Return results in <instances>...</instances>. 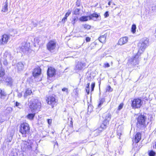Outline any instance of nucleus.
<instances>
[{
  "instance_id": "nucleus-1",
  "label": "nucleus",
  "mask_w": 156,
  "mask_h": 156,
  "mask_svg": "<svg viewBox=\"0 0 156 156\" xmlns=\"http://www.w3.org/2000/svg\"><path fill=\"white\" fill-rule=\"evenodd\" d=\"M149 40L147 38H144L141 40L138 44L139 50L138 53L141 54L142 53L146 48L148 45Z\"/></svg>"
},
{
  "instance_id": "nucleus-2",
  "label": "nucleus",
  "mask_w": 156,
  "mask_h": 156,
  "mask_svg": "<svg viewBox=\"0 0 156 156\" xmlns=\"http://www.w3.org/2000/svg\"><path fill=\"white\" fill-rule=\"evenodd\" d=\"M20 132L22 134L23 136L26 137L30 132V128L29 124L27 123H23L20 124Z\"/></svg>"
},
{
  "instance_id": "nucleus-3",
  "label": "nucleus",
  "mask_w": 156,
  "mask_h": 156,
  "mask_svg": "<svg viewBox=\"0 0 156 156\" xmlns=\"http://www.w3.org/2000/svg\"><path fill=\"white\" fill-rule=\"evenodd\" d=\"M146 119L145 116L142 115L139 116L137 118V125L138 126H140L141 129L146 127L148 124V122L147 123Z\"/></svg>"
},
{
  "instance_id": "nucleus-4",
  "label": "nucleus",
  "mask_w": 156,
  "mask_h": 156,
  "mask_svg": "<svg viewBox=\"0 0 156 156\" xmlns=\"http://www.w3.org/2000/svg\"><path fill=\"white\" fill-rule=\"evenodd\" d=\"M31 142L28 140L27 141L22 140L21 143V149L23 151H29L31 150Z\"/></svg>"
},
{
  "instance_id": "nucleus-5",
  "label": "nucleus",
  "mask_w": 156,
  "mask_h": 156,
  "mask_svg": "<svg viewBox=\"0 0 156 156\" xmlns=\"http://www.w3.org/2000/svg\"><path fill=\"white\" fill-rule=\"evenodd\" d=\"M29 104V108L32 112H34L36 110L40 108L41 106V102L37 100L30 101Z\"/></svg>"
},
{
  "instance_id": "nucleus-6",
  "label": "nucleus",
  "mask_w": 156,
  "mask_h": 156,
  "mask_svg": "<svg viewBox=\"0 0 156 156\" xmlns=\"http://www.w3.org/2000/svg\"><path fill=\"white\" fill-rule=\"evenodd\" d=\"M106 129V125L105 124H101V125L100 127L98 129L92 132L91 134H90V136L92 138L93 137L97 136L103 131V129Z\"/></svg>"
},
{
  "instance_id": "nucleus-7",
  "label": "nucleus",
  "mask_w": 156,
  "mask_h": 156,
  "mask_svg": "<svg viewBox=\"0 0 156 156\" xmlns=\"http://www.w3.org/2000/svg\"><path fill=\"white\" fill-rule=\"evenodd\" d=\"M56 46V42L54 41H50L47 44V49L50 51L52 52Z\"/></svg>"
},
{
  "instance_id": "nucleus-8",
  "label": "nucleus",
  "mask_w": 156,
  "mask_h": 156,
  "mask_svg": "<svg viewBox=\"0 0 156 156\" xmlns=\"http://www.w3.org/2000/svg\"><path fill=\"white\" fill-rule=\"evenodd\" d=\"M140 54L137 53L135 56L129 59V62L133 65H136L138 64L139 62V57Z\"/></svg>"
},
{
  "instance_id": "nucleus-9",
  "label": "nucleus",
  "mask_w": 156,
  "mask_h": 156,
  "mask_svg": "<svg viewBox=\"0 0 156 156\" xmlns=\"http://www.w3.org/2000/svg\"><path fill=\"white\" fill-rule=\"evenodd\" d=\"M142 104V102L141 99H134L132 101V106L133 108H140Z\"/></svg>"
},
{
  "instance_id": "nucleus-10",
  "label": "nucleus",
  "mask_w": 156,
  "mask_h": 156,
  "mask_svg": "<svg viewBox=\"0 0 156 156\" xmlns=\"http://www.w3.org/2000/svg\"><path fill=\"white\" fill-rule=\"evenodd\" d=\"M48 103L51 105L52 108L57 105V101L55 98L53 96H49L46 99Z\"/></svg>"
},
{
  "instance_id": "nucleus-11",
  "label": "nucleus",
  "mask_w": 156,
  "mask_h": 156,
  "mask_svg": "<svg viewBox=\"0 0 156 156\" xmlns=\"http://www.w3.org/2000/svg\"><path fill=\"white\" fill-rule=\"evenodd\" d=\"M9 37L8 35L4 34L3 35L0 39V44L4 45L7 43Z\"/></svg>"
},
{
  "instance_id": "nucleus-12",
  "label": "nucleus",
  "mask_w": 156,
  "mask_h": 156,
  "mask_svg": "<svg viewBox=\"0 0 156 156\" xmlns=\"http://www.w3.org/2000/svg\"><path fill=\"white\" fill-rule=\"evenodd\" d=\"M103 116L105 118V119L103 123L102 124H105L106 128L107 124L111 119V115L110 113H108L104 114Z\"/></svg>"
},
{
  "instance_id": "nucleus-13",
  "label": "nucleus",
  "mask_w": 156,
  "mask_h": 156,
  "mask_svg": "<svg viewBox=\"0 0 156 156\" xmlns=\"http://www.w3.org/2000/svg\"><path fill=\"white\" fill-rule=\"evenodd\" d=\"M85 66L86 64L85 63L78 62L76 65L75 69L76 71L78 72L82 70Z\"/></svg>"
},
{
  "instance_id": "nucleus-14",
  "label": "nucleus",
  "mask_w": 156,
  "mask_h": 156,
  "mask_svg": "<svg viewBox=\"0 0 156 156\" xmlns=\"http://www.w3.org/2000/svg\"><path fill=\"white\" fill-rule=\"evenodd\" d=\"M55 70L54 68L50 67L48 68L47 72V75L49 77H52L55 74Z\"/></svg>"
},
{
  "instance_id": "nucleus-15",
  "label": "nucleus",
  "mask_w": 156,
  "mask_h": 156,
  "mask_svg": "<svg viewBox=\"0 0 156 156\" xmlns=\"http://www.w3.org/2000/svg\"><path fill=\"white\" fill-rule=\"evenodd\" d=\"M0 81L5 82L7 85H9L10 86L12 85V81L11 78L10 77H5L2 80H1Z\"/></svg>"
},
{
  "instance_id": "nucleus-16",
  "label": "nucleus",
  "mask_w": 156,
  "mask_h": 156,
  "mask_svg": "<svg viewBox=\"0 0 156 156\" xmlns=\"http://www.w3.org/2000/svg\"><path fill=\"white\" fill-rule=\"evenodd\" d=\"M2 58L8 60H10L12 59L13 57L12 56L10 52L6 51L4 53Z\"/></svg>"
},
{
  "instance_id": "nucleus-17",
  "label": "nucleus",
  "mask_w": 156,
  "mask_h": 156,
  "mask_svg": "<svg viewBox=\"0 0 156 156\" xmlns=\"http://www.w3.org/2000/svg\"><path fill=\"white\" fill-rule=\"evenodd\" d=\"M41 73V69L39 67H38L34 69L33 72V76L35 77H37L40 75Z\"/></svg>"
},
{
  "instance_id": "nucleus-18",
  "label": "nucleus",
  "mask_w": 156,
  "mask_h": 156,
  "mask_svg": "<svg viewBox=\"0 0 156 156\" xmlns=\"http://www.w3.org/2000/svg\"><path fill=\"white\" fill-rule=\"evenodd\" d=\"M128 38L125 37L120 38L119 41L118 43L119 45H122L126 44L128 41Z\"/></svg>"
},
{
  "instance_id": "nucleus-19",
  "label": "nucleus",
  "mask_w": 156,
  "mask_h": 156,
  "mask_svg": "<svg viewBox=\"0 0 156 156\" xmlns=\"http://www.w3.org/2000/svg\"><path fill=\"white\" fill-rule=\"evenodd\" d=\"M24 67L23 64L21 62H19L16 64L15 68L17 69L18 72H19L23 70Z\"/></svg>"
},
{
  "instance_id": "nucleus-20",
  "label": "nucleus",
  "mask_w": 156,
  "mask_h": 156,
  "mask_svg": "<svg viewBox=\"0 0 156 156\" xmlns=\"http://www.w3.org/2000/svg\"><path fill=\"white\" fill-rule=\"evenodd\" d=\"M141 138V134L140 133H137L135 135V139L134 140H133V143H138Z\"/></svg>"
},
{
  "instance_id": "nucleus-21",
  "label": "nucleus",
  "mask_w": 156,
  "mask_h": 156,
  "mask_svg": "<svg viewBox=\"0 0 156 156\" xmlns=\"http://www.w3.org/2000/svg\"><path fill=\"white\" fill-rule=\"evenodd\" d=\"M6 96V92L4 90L0 89V99H4Z\"/></svg>"
},
{
  "instance_id": "nucleus-22",
  "label": "nucleus",
  "mask_w": 156,
  "mask_h": 156,
  "mask_svg": "<svg viewBox=\"0 0 156 156\" xmlns=\"http://www.w3.org/2000/svg\"><path fill=\"white\" fill-rule=\"evenodd\" d=\"M107 36V34H105L100 37L99 38V40L100 41L103 43H105L106 41Z\"/></svg>"
},
{
  "instance_id": "nucleus-23",
  "label": "nucleus",
  "mask_w": 156,
  "mask_h": 156,
  "mask_svg": "<svg viewBox=\"0 0 156 156\" xmlns=\"http://www.w3.org/2000/svg\"><path fill=\"white\" fill-rule=\"evenodd\" d=\"M8 3L7 2H6L5 3V4L4 6L3 7L2 11L3 12H7L8 11Z\"/></svg>"
},
{
  "instance_id": "nucleus-24",
  "label": "nucleus",
  "mask_w": 156,
  "mask_h": 156,
  "mask_svg": "<svg viewBox=\"0 0 156 156\" xmlns=\"http://www.w3.org/2000/svg\"><path fill=\"white\" fill-rule=\"evenodd\" d=\"M90 16V20L93 19V18L95 17L97 18L100 16L99 14H98L96 13H94L89 15Z\"/></svg>"
},
{
  "instance_id": "nucleus-25",
  "label": "nucleus",
  "mask_w": 156,
  "mask_h": 156,
  "mask_svg": "<svg viewBox=\"0 0 156 156\" xmlns=\"http://www.w3.org/2000/svg\"><path fill=\"white\" fill-rule=\"evenodd\" d=\"M79 19L81 21H86L88 20H90V16H83L80 17Z\"/></svg>"
},
{
  "instance_id": "nucleus-26",
  "label": "nucleus",
  "mask_w": 156,
  "mask_h": 156,
  "mask_svg": "<svg viewBox=\"0 0 156 156\" xmlns=\"http://www.w3.org/2000/svg\"><path fill=\"white\" fill-rule=\"evenodd\" d=\"M32 93L31 90L29 89H28L26 90L24 94V97L25 98H26L28 96L30 95Z\"/></svg>"
},
{
  "instance_id": "nucleus-27",
  "label": "nucleus",
  "mask_w": 156,
  "mask_h": 156,
  "mask_svg": "<svg viewBox=\"0 0 156 156\" xmlns=\"http://www.w3.org/2000/svg\"><path fill=\"white\" fill-rule=\"evenodd\" d=\"M105 101V99L104 98H100L98 101V107L99 108L101 107Z\"/></svg>"
},
{
  "instance_id": "nucleus-28",
  "label": "nucleus",
  "mask_w": 156,
  "mask_h": 156,
  "mask_svg": "<svg viewBox=\"0 0 156 156\" xmlns=\"http://www.w3.org/2000/svg\"><path fill=\"white\" fill-rule=\"evenodd\" d=\"M7 61L8 60L2 58L1 59L0 62L1 63H2L5 66H6L8 64Z\"/></svg>"
},
{
  "instance_id": "nucleus-29",
  "label": "nucleus",
  "mask_w": 156,
  "mask_h": 156,
  "mask_svg": "<svg viewBox=\"0 0 156 156\" xmlns=\"http://www.w3.org/2000/svg\"><path fill=\"white\" fill-rule=\"evenodd\" d=\"M117 133L118 137L120 139V136L122 135V132L120 128H118L117 129Z\"/></svg>"
},
{
  "instance_id": "nucleus-30",
  "label": "nucleus",
  "mask_w": 156,
  "mask_h": 156,
  "mask_svg": "<svg viewBox=\"0 0 156 156\" xmlns=\"http://www.w3.org/2000/svg\"><path fill=\"white\" fill-rule=\"evenodd\" d=\"M5 74L4 69L0 67V77H1Z\"/></svg>"
},
{
  "instance_id": "nucleus-31",
  "label": "nucleus",
  "mask_w": 156,
  "mask_h": 156,
  "mask_svg": "<svg viewBox=\"0 0 156 156\" xmlns=\"http://www.w3.org/2000/svg\"><path fill=\"white\" fill-rule=\"evenodd\" d=\"M80 9L78 8H75L73 12V14L75 15H79V12Z\"/></svg>"
},
{
  "instance_id": "nucleus-32",
  "label": "nucleus",
  "mask_w": 156,
  "mask_h": 156,
  "mask_svg": "<svg viewBox=\"0 0 156 156\" xmlns=\"http://www.w3.org/2000/svg\"><path fill=\"white\" fill-rule=\"evenodd\" d=\"M136 26L135 24H133L132 25L131 27V32L133 33L134 34L136 31Z\"/></svg>"
},
{
  "instance_id": "nucleus-33",
  "label": "nucleus",
  "mask_w": 156,
  "mask_h": 156,
  "mask_svg": "<svg viewBox=\"0 0 156 156\" xmlns=\"http://www.w3.org/2000/svg\"><path fill=\"white\" fill-rule=\"evenodd\" d=\"M78 20V17L76 16H75L73 17V20L71 21L72 24L74 25L76 22Z\"/></svg>"
},
{
  "instance_id": "nucleus-34",
  "label": "nucleus",
  "mask_w": 156,
  "mask_h": 156,
  "mask_svg": "<svg viewBox=\"0 0 156 156\" xmlns=\"http://www.w3.org/2000/svg\"><path fill=\"white\" fill-rule=\"evenodd\" d=\"M35 115L34 114H29L27 116V118L30 119L32 120L33 119Z\"/></svg>"
},
{
  "instance_id": "nucleus-35",
  "label": "nucleus",
  "mask_w": 156,
  "mask_h": 156,
  "mask_svg": "<svg viewBox=\"0 0 156 156\" xmlns=\"http://www.w3.org/2000/svg\"><path fill=\"white\" fill-rule=\"evenodd\" d=\"M22 51L23 52H26V51H27L29 50V48L27 47H26L24 46H22L21 47Z\"/></svg>"
},
{
  "instance_id": "nucleus-36",
  "label": "nucleus",
  "mask_w": 156,
  "mask_h": 156,
  "mask_svg": "<svg viewBox=\"0 0 156 156\" xmlns=\"http://www.w3.org/2000/svg\"><path fill=\"white\" fill-rule=\"evenodd\" d=\"M155 154V152L152 150L150 151L149 153V156H154Z\"/></svg>"
},
{
  "instance_id": "nucleus-37",
  "label": "nucleus",
  "mask_w": 156,
  "mask_h": 156,
  "mask_svg": "<svg viewBox=\"0 0 156 156\" xmlns=\"http://www.w3.org/2000/svg\"><path fill=\"white\" fill-rule=\"evenodd\" d=\"M106 90L107 91H108L109 92H111L112 91L113 89H112L111 87L110 86H108L107 87Z\"/></svg>"
},
{
  "instance_id": "nucleus-38",
  "label": "nucleus",
  "mask_w": 156,
  "mask_h": 156,
  "mask_svg": "<svg viewBox=\"0 0 156 156\" xmlns=\"http://www.w3.org/2000/svg\"><path fill=\"white\" fill-rule=\"evenodd\" d=\"M72 12L71 10L69 9L68 12L66 13L65 15V16L68 17L71 13Z\"/></svg>"
},
{
  "instance_id": "nucleus-39",
  "label": "nucleus",
  "mask_w": 156,
  "mask_h": 156,
  "mask_svg": "<svg viewBox=\"0 0 156 156\" xmlns=\"http://www.w3.org/2000/svg\"><path fill=\"white\" fill-rule=\"evenodd\" d=\"M85 29H89L91 27L88 24H85L83 25Z\"/></svg>"
},
{
  "instance_id": "nucleus-40",
  "label": "nucleus",
  "mask_w": 156,
  "mask_h": 156,
  "mask_svg": "<svg viewBox=\"0 0 156 156\" xmlns=\"http://www.w3.org/2000/svg\"><path fill=\"white\" fill-rule=\"evenodd\" d=\"M15 105L16 106L18 107L19 108H21L22 107L21 104L17 102H16Z\"/></svg>"
},
{
  "instance_id": "nucleus-41",
  "label": "nucleus",
  "mask_w": 156,
  "mask_h": 156,
  "mask_svg": "<svg viewBox=\"0 0 156 156\" xmlns=\"http://www.w3.org/2000/svg\"><path fill=\"white\" fill-rule=\"evenodd\" d=\"M95 86V83H92L91 85V91H92L94 90V88Z\"/></svg>"
},
{
  "instance_id": "nucleus-42",
  "label": "nucleus",
  "mask_w": 156,
  "mask_h": 156,
  "mask_svg": "<svg viewBox=\"0 0 156 156\" xmlns=\"http://www.w3.org/2000/svg\"><path fill=\"white\" fill-rule=\"evenodd\" d=\"M123 104L122 103L120 104V105H119L118 108V109L119 110H120L122 109L123 107Z\"/></svg>"
},
{
  "instance_id": "nucleus-43",
  "label": "nucleus",
  "mask_w": 156,
  "mask_h": 156,
  "mask_svg": "<svg viewBox=\"0 0 156 156\" xmlns=\"http://www.w3.org/2000/svg\"><path fill=\"white\" fill-rule=\"evenodd\" d=\"M62 90L63 91H65L66 92L67 94H68V89L66 88H63L62 89Z\"/></svg>"
},
{
  "instance_id": "nucleus-44",
  "label": "nucleus",
  "mask_w": 156,
  "mask_h": 156,
  "mask_svg": "<svg viewBox=\"0 0 156 156\" xmlns=\"http://www.w3.org/2000/svg\"><path fill=\"white\" fill-rule=\"evenodd\" d=\"M109 16L108 12V11L106 12L104 14V16L105 18L108 17Z\"/></svg>"
},
{
  "instance_id": "nucleus-45",
  "label": "nucleus",
  "mask_w": 156,
  "mask_h": 156,
  "mask_svg": "<svg viewBox=\"0 0 156 156\" xmlns=\"http://www.w3.org/2000/svg\"><path fill=\"white\" fill-rule=\"evenodd\" d=\"M67 17L65 16L62 19V21L63 23H65L66 21L67 20Z\"/></svg>"
},
{
  "instance_id": "nucleus-46",
  "label": "nucleus",
  "mask_w": 156,
  "mask_h": 156,
  "mask_svg": "<svg viewBox=\"0 0 156 156\" xmlns=\"http://www.w3.org/2000/svg\"><path fill=\"white\" fill-rule=\"evenodd\" d=\"M22 94L21 93L18 92V94H17V96L19 98H21L22 96Z\"/></svg>"
},
{
  "instance_id": "nucleus-47",
  "label": "nucleus",
  "mask_w": 156,
  "mask_h": 156,
  "mask_svg": "<svg viewBox=\"0 0 156 156\" xmlns=\"http://www.w3.org/2000/svg\"><path fill=\"white\" fill-rule=\"evenodd\" d=\"M48 122L49 124L50 125L52 122V120L51 119H48Z\"/></svg>"
},
{
  "instance_id": "nucleus-48",
  "label": "nucleus",
  "mask_w": 156,
  "mask_h": 156,
  "mask_svg": "<svg viewBox=\"0 0 156 156\" xmlns=\"http://www.w3.org/2000/svg\"><path fill=\"white\" fill-rule=\"evenodd\" d=\"M104 65L105 67H108L110 66L109 64L108 63H105Z\"/></svg>"
},
{
  "instance_id": "nucleus-49",
  "label": "nucleus",
  "mask_w": 156,
  "mask_h": 156,
  "mask_svg": "<svg viewBox=\"0 0 156 156\" xmlns=\"http://www.w3.org/2000/svg\"><path fill=\"white\" fill-rule=\"evenodd\" d=\"M86 92L87 93V94H88L89 93V88H86Z\"/></svg>"
},
{
  "instance_id": "nucleus-50",
  "label": "nucleus",
  "mask_w": 156,
  "mask_h": 156,
  "mask_svg": "<svg viewBox=\"0 0 156 156\" xmlns=\"http://www.w3.org/2000/svg\"><path fill=\"white\" fill-rule=\"evenodd\" d=\"M90 38L89 37H87L86 38V40L87 42H89L90 41Z\"/></svg>"
},
{
  "instance_id": "nucleus-51",
  "label": "nucleus",
  "mask_w": 156,
  "mask_h": 156,
  "mask_svg": "<svg viewBox=\"0 0 156 156\" xmlns=\"http://www.w3.org/2000/svg\"><path fill=\"white\" fill-rule=\"evenodd\" d=\"M70 125H71L72 126H73V122H72V117H71L70 118Z\"/></svg>"
},
{
  "instance_id": "nucleus-52",
  "label": "nucleus",
  "mask_w": 156,
  "mask_h": 156,
  "mask_svg": "<svg viewBox=\"0 0 156 156\" xmlns=\"http://www.w3.org/2000/svg\"><path fill=\"white\" fill-rule=\"evenodd\" d=\"M14 131H12V132H11V134H10V136L11 137V138H12V136H13L14 134Z\"/></svg>"
},
{
  "instance_id": "nucleus-53",
  "label": "nucleus",
  "mask_w": 156,
  "mask_h": 156,
  "mask_svg": "<svg viewBox=\"0 0 156 156\" xmlns=\"http://www.w3.org/2000/svg\"><path fill=\"white\" fill-rule=\"evenodd\" d=\"M33 26L34 27H36L37 25V24L36 23H34V22H33Z\"/></svg>"
},
{
  "instance_id": "nucleus-54",
  "label": "nucleus",
  "mask_w": 156,
  "mask_h": 156,
  "mask_svg": "<svg viewBox=\"0 0 156 156\" xmlns=\"http://www.w3.org/2000/svg\"><path fill=\"white\" fill-rule=\"evenodd\" d=\"M87 87L86 88H89V86H90V83H88L87 84Z\"/></svg>"
},
{
  "instance_id": "nucleus-55",
  "label": "nucleus",
  "mask_w": 156,
  "mask_h": 156,
  "mask_svg": "<svg viewBox=\"0 0 156 156\" xmlns=\"http://www.w3.org/2000/svg\"><path fill=\"white\" fill-rule=\"evenodd\" d=\"M112 0H111V1H110L108 2V5H111V3H112Z\"/></svg>"
},
{
  "instance_id": "nucleus-56",
  "label": "nucleus",
  "mask_w": 156,
  "mask_h": 156,
  "mask_svg": "<svg viewBox=\"0 0 156 156\" xmlns=\"http://www.w3.org/2000/svg\"><path fill=\"white\" fill-rule=\"evenodd\" d=\"M14 65V62H13V61L12 63V65Z\"/></svg>"
},
{
  "instance_id": "nucleus-57",
  "label": "nucleus",
  "mask_w": 156,
  "mask_h": 156,
  "mask_svg": "<svg viewBox=\"0 0 156 156\" xmlns=\"http://www.w3.org/2000/svg\"><path fill=\"white\" fill-rule=\"evenodd\" d=\"M112 5H115V4L113 3H112Z\"/></svg>"
},
{
  "instance_id": "nucleus-58",
  "label": "nucleus",
  "mask_w": 156,
  "mask_h": 156,
  "mask_svg": "<svg viewBox=\"0 0 156 156\" xmlns=\"http://www.w3.org/2000/svg\"><path fill=\"white\" fill-rule=\"evenodd\" d=\"M90 156H92V155H91Z\"/></svg>"
}]
</instances>
